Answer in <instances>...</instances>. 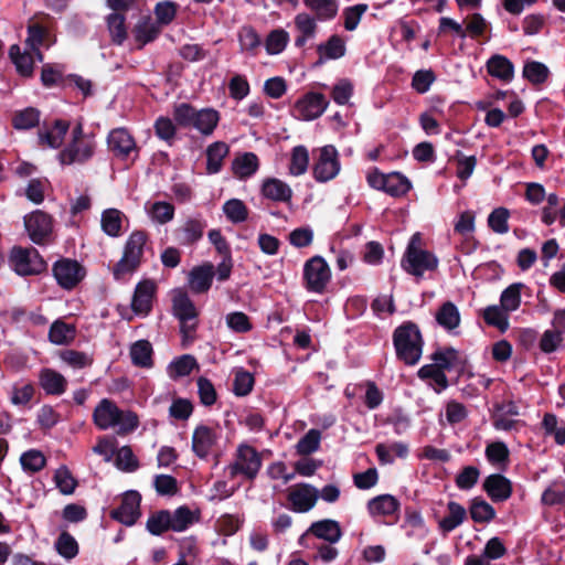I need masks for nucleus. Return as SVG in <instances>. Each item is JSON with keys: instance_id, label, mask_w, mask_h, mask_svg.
I'll return each mask as SVG.
<instances>
[{"instance_id": "1", "label": "nucleus", "mask_w": 565, "mask_h": 565, "mask_svg": "<svg viewBox=\"0 0 565 565\" xmlns=\"http://www.w3.org/2000/svg\"><path fill=\"white\" fill-rule=\"evenodd\" d=\"M93 423L100 430L114 429L119 436H127L138 429L140 418L129 408H120L110 398H102L93 411Z\"/></svg>"}, {"instance_id": "2", "label": "nucleus", "mask_w": 565, "mask_h": 565, "mask_svg": "<svg viewBox=\"0 0 565 565\" xmlns=\"http://www.w3.org/2000/svg\"><path fill=\"white\" fill-rule=\"evenodd\" d=\"M438 265V257L424 248L422 234L419 232L414 233L401 259L403 270L412 276L422 278L426 271L436 270Z\"/></svg>"}, {"instance_id": "3", "label": "nucleus", "mask_w": 565, "mask_h": 565, "mask_svg": "<svg viewBox=\"0 0 565 565\" xmlns=\"http://www.w3.org/2000/svg\"><path fill=\"white\" fill-rule=\"evenodd\" d=\"M148 241L149 235L143 230H135L129 234L124 245L122 256L113 268L116 280L127 279L139 268Z\"/></svg>"}, {"instance_id": "4", "label": "nucleus", "mask_w": 565, "mask_h": 565, "mask_svg": "<svg viewBox=\"0 0 565 565\" xmlns=\"http://www.w3.org/2000/svg\"><path fill=\"white\" fill-rule=\"evenodd\" d=\"M393 344L396 356L407 365H415L423 354L424 341L417 324L404 322L394 330Z\"/></svg>"}, {"instance_id": "5", "label": "nucleus", "mask_w": 565, "mask_h": 565, "mask_svg": "<svg viewBox=\"0 0 565 565\" xmlns=\"http://www.w3.org/2000/svg\"><path fill=\"white\" fill-rule=\"evenodd\" d=\"M95 150V137L85 134L83 124L77 122L72 130L71 140L58 152L57 160L62 166L84 164L94 157Z\"/></svg>"}, {"instance_id": "6", "label": "nucleus", "mask_w": 565, "mask_h": 565, "mask_svg": "<svg viewBox=\"0 0 565 565\" xmlns=\"http://www.w3.org/2000/svg\"><path fill=\"white\" fill-rule=\"evenodd\" d=\"M331 269L322 256L307 259L302 269V285L307 291L322 295L331 281Z\"/></svg>"}, {"instance_id": "7", "label": "nucleus", "mask_w": 565, "mask_h": 565, "mask_svg": "<svg viewBox=\"0 0 565 565\" xmlns=\"http://www.w3.org/2000/svg\"><path fill=\"white\" fill-rule=\"evenodd\" d=\"M172 312L180 321V331L184 340H192L198 326V310L188 294L182 289L172 291Z\"/></svg>"}, {"instance_id": "8", "label": "nucleus", "mask_w": 565, "mask_h": 565, "mask_svg": "<svg viewBox=\"0 0 565 565\" xmlns=\"http://www.w3.org/2000/svg\"><path fill=\"white\" fill-rule=\"evenodd\" d=\"M260 468L262 457L259 452L247 444H241L236 449L234 461L225 470L231 479L242 475L246 479L253 480L258 475Z\"/></svg>"}, {"instance_id": "9", "label": "nucleus", "mask_w": 565, "mask_h": 565, "mask_svg": "<svg viewBox=\"0 0 565 565\" xmlns=\"http://www.w3.org/2000/svg\"><path fill=\"white\" fill-rule=\"evenodd\" d=\"M9 264L20 276L39 275L46 269V263L33 247H12Z\"/></svg>"}, {"instance_id": "10", "label": "nucleus", "mask_w": 565, "mask_h": 565, "mask_svg": "<svg viewBox=\"0 0 565 565\" xmlns=\"http://www.w3.org/2000/svg\"><path fill=\"white\" fill-rule=\"evenodd\" d=\"M341 170L340 156L332 145L323 146L312 166V175L317 182L326 183L333 180Z\"/></svg>"}, {"instance_id": "11", "label": "nucleus", "mask_w": 565, "mask_h": 565, "mask_svg": "<svg viewBox=\"0 0 565 565\" xmlns=\"http://www.w3.org/2000/svg\"><path fill=\"white\" fill-rule=\"evenodd\" d=\"M29 238L36 245H46L53 239V218L50 214L35 210L23 218Z\"/></svg>"}, {"instance_id": "12", "label": "nucleus", "mask_w": 565, "mask_h": 565, "mask_svg": "<svg viewBox=\"0 0 565 565\" xmlns=\"http://www.w3.org/2000/svg\"><path fill=\"white\" fill-rule=\"evenodd\" d=\"M52 273L57 285L65 289H74L86 276V269L77 260L61 258L52 266Z\"/></svg>"}, {"instance_id": "13", "label": "nucleus", "mask_w": 565, "mask_h": 565, "mask_svg": "<svg viewBox=\"0 0 565 565\" xmlns=\"http://www.w3.org/2000/svg\"><path fill=\"white\" fill-rule=\"evenodd\" d=\"M329 100L321 93L309 92L301 96L291 109V115L299 120L310 121L319 118L328 108Z\"/></svg>"}, {"instance_id": "14", "label": "nucleus", "mask_w": 565, "mask_h": 565, "mask_svg": "<svg viewBox=\"0 0 565 565\" xmlns=\"http://www.w3.org/2000/svg\"><path fill=\"white\" fill-rule=\"evenodd\" d=\"M366 509L375 521L392 523L398 519L401 503L394 495L385 493L369 500Z\"/></svg>"}, {"instance_id": "15", "label": "nucleus", "mask_w": 565, "mask_h": 565, "mask_svg": "<svg viewBox=\"0 0 565 565\" xmlns=\"http://www.w3.org/2000/svg\"><path fill=\"white\" fill-rule=\"evenodd\" d=\"M310 535L329 544H335L342 537V530L340 523L335 520L324 519L316 521L300 535L298 544L302 547H309L308 540Z\"/></svg>"}, {"instance_id": "16", "label": "nucleus", "mask_w": 565, "mask_h": 565, "mask_svg": "<svg viewBox=\"0 0 565 565\" xmlns=\"http://www.w3.org/2000/svg\"><path fill=\"white\" fill-rule=\"evenodd\" d=\"M287 501L291 511L309 512L318 501V489L309 483L295 484L288 490Z\"/></svg>"}, {"instance_id": "17", "label": "nucleus", "mask_w": 565, "mask_h": 565, "mask_svg": "<svg viewBox=\"0 0 565 565\" xmlns=\"http://www.w3.org/2000/svg\"><path fill=\"white\" fill-rule=\"evenodd\" d=\"M141 495L135 490H129L122 494L120 505L110 512L111 519L131 526L140 518Z\"/></svg>"}, {"instance_id": "18", "label": "nucleus", "mask_w": 565, "mask_h": 565, "mask_svg": "<svg viewBox=\"0 0 565 565\" xmlns=\"http://www.w3.org/2000/svg\"><path fill=\"white\" fill-rule=\"evenodd\" d=\"M109 151L119 159H128L138 156V147L135 138L126 128H115L107 137Z\"/></svg>"}, {"instance_id": "19", "label": "nucleus", "mask_w": 565, "mask_h": 565, "mask_svg": "<svg viewBox=\"0 0 565 565\" xmlns=\"http://www.w3.org/2000/svg\"><path fill=\"white\" fill-rule=\"evenodd\" d=\"M218 440V433L215 428L199 425L192 434V451L200 459H206Z\"/></svg>"}, {"instance_id": "20", "label": "nucleus", "mask_w": 565, "mask_h": 565, "mask_svg": "<svg viewBox=\"0 0 565 565\" xmlns=\"http://www.w3.org/2000/svg\"><path fill=\"white\" fill-rule=\"evenodd\" d=\"M156 291L157 285L151 279H145L137 284L131 301V309L137 316L146 317L149 315Z\"/></svg>"}, {"instance_id": "21", "label": "nucleus", "mask_w": 565, "mask_h": 565, "mask_svg": "<svg viewBox=\"0 0 565 565\" xmlns=\"http://www.w3.org/2000/svg\"><path fill=\"white\" fill-rule=\"evenodd\" d=\"M206 222L202 215L186 217L183 223L174 230V234L179 244L189 246L193 245L203 237Z\"/></svg>"}, {"instance_id": "22", "label": "nucleus", "mask_w": 565, "mask_h": 565, "mask_svg": "<svg viewBox=\"0 0 565 565\" xmlns=\"http://www.w3.org/2000/svg\"><path fill=\"white\" fill-rule=\"evenodd\" d=\"M70 129V122L64 119L54 120L51 127L44 126L38 132L39 145L44 148L58 149Z\"/></svg>"}, {"instance_id": "23", "label": "nucleus", "mask_w": 565, "mask_h": 565, "mask_svg": "<svg viewBox=\"0 0 565 565\" xmlns=\"http://www.w3.org/2000/svg\"><path fill=\"white\" fill-rule=\"evenodd\" d=\"M39 385L46 395L61 396L66 390L68 382L58 371L51 367H43L38 375Z\"/></svg>"}, {"instance_id": "24", "label": "nucleus", "mask_w": 565, "mask_h": 565, "mask_svg": "<svg viewBox=\"0 0 565 565\" xmlns=\"http://www.w3.org/2000/svg\"><path fill=\"white\" fill-rule=\"evenodd\" d=\"M215 276L214 266L211 263L193 267L188 277L189 287L194 294H205L212 286Z\"/></svg>"}, {"instance_id": "25", "label": "nucleus", "mask_w": 565, "mask_h": 565, "mask_svg": "<svg viewBox=\"0 0 565 565\" xmlns=\"http://www.w3.org/2000/svg\"><path fill=\"white\" fill-rule=\"evenodd\" d=\"M318 21L317 17L308 12H300L295 15L294 25L298 33L295 39V45L297 47H302L309 40L316 38L318 32Z\"/></svg>"}, {"instance_id": "26", "label": "nucleus", "mask_w": 565, "mask_h": 565, "mask_svg": "<svg viewBox=\"0 0 565 565\" xmlns=\"http://www.w3.org/2000/svg\"><path fill=\"white\" fill-rule=\"evenodd\" d=\"M129 224L128 217L118 209H106L100 216L102 231L109 237H119L124 233V225Z\"/></svg>"}, {"instance_id": "27", "label": "nucleus", "mask_w": 565, "mask_h": 565, "mask_svg": "<svg viewBox=\"0 0 565 565\" xmlns=\"http://www.w3.org/2000/svg\"><path fill=\"white\" fill-rule=\"evenodd\" d=\"M483 489L494 502L508 500L512 494L511 481L500 473H493L486 478Z\"/></svg>"}, {"instance_id": "28", "label": "nucleus", "mask_w": 565, "mask_h": 565, "mask_svg": "<svg viewBox=\"0 0 565 565\" xmlns=\"http://www.w3.org/2000/svg\"><path fill=\"white\" fill-rule=\"evenodd\" d=\"M145 213L154 225H166L170 223L175 215V207L168 201H147L145 203Z\"/></svg>"}, {"instance_id": "29", "label": "nucleus", "mask_w": 565, "mask_h": 565, "mask_svg": "<svg viewBox=\"0 0 565 565\" xmlns=\"http://www.w3.org/2000/svg\"><path fill=\"white\" fill-rule=\"evenodd\" d=\"M375 454L381 465H392L396 459H405L409 447L403 441L380 443L375 446Z\"/></svg>"}, {"instance_id": "30", "label": "nucleus", "mask_w": 565, "mask_h": 565, "mask_svg": "<svg viewBox=\"0 0 565 565\" xmlns=\"http://www.w3.org/2000/svg\"><path fill=\"white\" fill-rule=\"evenodd\" d=\"M317 53L320 63L339 60L347 54V42L342 36L332 34L317 46Z\"/></svg>"}, {"instance_id": "31", "label": "nucleus", "mask_w": 565, "mask_h": 565, "mask_svg": "<svg viewBox=\"0 0 565 565\" xmlns=\"http://www.w3.org/2000/svg\"><path fill=\"white\" fill-rule=\"evenodd\" d=\"M262 194L275 202H288L291 200L292 190L286 182L268 178L262 184Z\"/></svg>"}, {"instance_id": "32", "label": "nucleus", "mask_w": 565, "mask_h": 565, "mask_svg": "<svg viewBox=\"0 0 565 565\" xmlns=\"http://www.w3.org/2000/svg\"><path fill=\"white\" fill-rule=\"evenodd\" d=\"M194 369H199L196 359L191 354H183L173 359L167 366V374L170 380L178 381L189 376Z\"/></svg>"}, {"instance_id": "33", "label": "nucleus", "mask_w": 565, "mask_h": 565, "mask_svg": "<svg viewBox=\"0 0 565 565\" xmlns=\"http://www.w3.org/2000/svg\"><path fill=\"white\" fill-rule=\"evenodd\" d=\"M258 168L259 160L253 152H245L232 161L233 174L241 180H246L254 175Z\"/></svg>"}, {"instance_id": "34", "label": "nucleus", "mask_w": 565, "mask_h": 565, "mask_svg": "<svg viewBox=\"0 0 565 565\" xmlns=\"http://www.w3.org/2000/svg\"><path fill=\"white\" fill-rule=\"evenodd\" d=\"M487 71L492 77L504 83L511 82L514 75V66L512 62L500 54H495L488 60Z\"/></svg>"}, {"instance_id": "35", "label": "nucleus", "mask_w": 565, "mask_h": 565, "mask_svg": "<svg viewBox=\"0 0 565 565\" xmlns=\"http://www.w3.org/2000/svg\"><path fill=\"white\" fill-rule=\"evenodd\" d=\"M447 510L448 514L438 522V527L444 534L454 531L467 519L466 509L456 501H449Z\"/></svg>"}, {"instance_id": "36", "label": "nucleus", "mask_w": 565, "mask_h": 565, "mask_svg": "<svg viewBox=\"0 0 565 565\" xmlns=\"http://www.w3.org/2000/svg\"><path fill=\"white\" fill-rule=\"evenodd\" d=\"M303 4L320 22L333 20L339 11V0H303Z\"/></svg>"}, {"instance_id": "37", "label": "nucleus", "mask_w": 565, "mask_h": 565, "mask_svg": "<svg viewBox=\"0 0 565 565\" xmlns=\"http://www.w3.org/2000/svg\"><path fill=\"white\" fill-rule=\"evenodd\" d=\"M170 519L171 531L183 532L194 523L199 522L200 511L191 510L190 508L182 505L175 509L173 512H170Z\"/></svg>"}, {"instance_id": "38", "label": "nucleus", "mask_w": 565, "mask_h": 565, "mask_svg": "<svg viewBox=\"0 0 565 565\" xmlns=\"http://www.w3.org/2000/svg\"><path fill=\"white\" fill-rule=\"evenodd\" d=\"M230 147L223 141H215L206 149V172L216 174L222 170L223 160L227 157Z\"/></svg>"}, {"instance_id": "39", "label": "nucleus", "mask_w": 565, "mask_h": 565, "mask_svg": "<svg viewBox=\"0 0 565 565\" xmlns=\"http://www.w3.org/2000/svg\"><path fill=\"white\" fill-rule=\"evenodd\" d=\"M161 32L160 25L151 18L140 20L134 29V38L138 42V49L154 41Z\"/></svg>"}, {"instance_id": "40", "label": "nucleus", "mask_w": 565, "mask_h": 565, "mask_svg": "<svg viewBox=\"0 0 565 565\" xmlns=\"http://www.w3.org/2000/svg\"><path fill=\"white\" fill-rule=\"evenodd\" d=\"M220 121V114L213 108L196 109L191 128L196 129L204 136H210L215 130Z\"/></svg>"}, {"instance_id": "41", "label": "nucleus", "mask_w": 565, "mask_h": 565, "mask_svg": "<svg viewBox=\"0 0 565 565\" xmlns=\"http://www.w3.org/2000/svg\"><path fill=\"white\" fill-rule=\"evenodd\" d=\"M484 456L497 469L505 470L510 462V450L503 441H492L486 446Z\"/></svg>"}, {"instance_id": "42", "label": "nucleus", "mask_w": 565, "mask_h": 565, "mask_svg": "<svg viewBox=\"0 0 565 565\" xmlns=\"http://www.w3.org/2000/svg\"><path fill=\"white\" fill-rule=\"evenodd\" d=\"M130 359L134 365L150 369L153 365L152 345L148 340H138L130 347Z\"/></svg>"}, {"instance_id": "43", "label": "nucleus", "mask_w": 565, "mask_h": 565, "mask_svg": "<svg viewBox=\"0 0 565 565\" xmlns=\"http://www.w3.org/2000/svg\"><path fill=\"white\" fill-rule=\"evenodd\" d=\"M417 375L420 380L429 381V386L437 393L440 394L448 387V379L445 374V371L440 370L438 366L431 365H423Z\"/></svg>"}, {"instance_id": "44", "label": "nucleus", "mask_w": 565, "mask_h": 565, "mask_svg": "<svg viewBox=\"0 0 565 565\" xmlns=\"http://www.w3.org/2000/svg\"><path fill=\"white\" fill-rule=\"evenodd\" d=\"M460 312L451 301L444 302L436 313L437 323L447 331H452L460 324Z\"/></svg>"}, {"instance_id": "45", "label": "nucleus", "mask_w": 565, "mask_h": 565, "mask_svg": "<svg viewBox=\"0 0 565 565\" xmlns=\"http://www.w3.org/2000/svg\"><path fill=\"white\" fill-rule=\"evenodd\" d=\"M9 55L21 76L29 77L33 74L34 57L32 53L22 52L21 47L14 44L10 47Z\"/></svg>"}, {"instance_id": "46", "label": "nucleus", "mask_w": 565, "mask_h": 565, "mask_svg": "<svg viewBox=\"0 0 565 565\" xmlns=\"http://www.w3.org/2000/svg\"><path fill=\"white\" fill-rule=\"evenodd\" d=\"M412 188L411 181L401 172H391L386 174L385 188L383 192L393 196L401 198L406 195Z\"/></svg>"}, {"instance_id": "47", "label": "nucleus", "mask_w": 565, "mask_h": 565, "mask_svg": "<svg viewBox=\"0 0 565 565\" xmlns=\"http://www.w3.org/2000/svg\"><path fill=\"white\" fill-rule=\"evenodd\" d=\"M41 111L34 107L17 110L12 118V126L17 130H29L40 124Z\"/></svg>"}, {"instance_id": "48", "label": "nucleus", "mask_w": 565, "mask_h": 565, "mask_svg": "<svg viewBox=\"0 0 565 565\" xmlns=\"http://www.w3.org/2000/svg\"><path fill=\"white\" fill-rule=\"evenodd\" d=\"M469 513L476 523H489L495 518L494 508L481 498H473L471 500Z\"/></svg>"}, {"instance_id": "49", "label": "nucleus", "mask_w": 565, "mask_h": 565, "mask_svg": "<svg viewBox=\"0 0 565 565\" xmlns=\"http://www.w3.org/2000/svg\"><path fill=\"white\" fill-rule=\"evenodd\" d=\"M75 333L76 329L74 326L56 320L50 328L49 339L54 344L63 345L72 342Z\"/></svg>"}, {"instance_id": "50", "label": "nucleus", "mask_w": 565, "mask_h": 565, "mask_svg": "<svg viewBox=\"0 0 565 565\" xmlns=\"http://www.w3.org/2000/svg\"><path fill=\"white\" fill-rule=\"evenodd\" d=\"M482 317L488 326L495 327L501 332L507 331L509 328V313L500 305L484 308Z\"/></svg>"}, {"instance_id": "51", "label": "nucleus", "mask_w": 565, "mask_h": 565, "mask_svg": "<svg viewBox=\"0 0 565 565\" xmlns=\"http://www.w3.org/2000/svg\"><path fill=\"white\" fill-rule=\"evenodd\" d=\"M541 502L544 505H564L565 507V481L554 480L543 491Z\"/></svg>"}, {"instance_id": "52", "label": "nucleus", "mask_w": 565, "mask_h": 565, "mask_svg": "<svg viewBox=\"0 0 565 565\" xmlns=\"http://www.w3.org/2000/svg\"><path fill=\"white\" fill-rule=\"evenodd\" d=\"M58 491L64 495H71L75 492L78 482L66 466L58 467L53 477Z\"/></svg>"}, {"instance_id": "53", "label": "nucleus", "mask_w": 565, "mask_h": 565, "mask_svg": "<svg viewBox=\"0 0 565 565\" xmlns=\"http://www.w3.org/2000/svg\"><path fill=\"white\" fill-rule=\"evenodd\" d=\"M125 20V15L119 12L110 13L106 19L111 41L117 45H121L127 39Z\"/></svg>"}, {"instance_id": "54", "label": "nucleus", "mask_w": 565, "mask_h": 565, "mask_svg": "<svg viewBox=\"0 0 565 565\" xmlns=\"http://www.w3.org/2000/svg\"><path fill=\"white\" fill-rule=\"evenodd\" d=\"M226 218L233 224L243 223L248 217V209L239 199H230L222 206Z\"/></svg>"}, {"instance_id": "55", "label": "nucleus", "mask_w": 565, "mask_h": 565, "mask_svg": "<svg viewBox=\"0 0 565 565\" xmlns=\"http://www.w3.org/2000/svg\"><path fill=\"white\" fill-rule=\"evenodd\" d=\"M522 282H515L507 287L500 296V306L509 313L519 309L521 305Z\"/></svg>"}, {"instance_id": "56", "label": "nucleus", "mask_w": 565, "mask_h": 565, "mask_svg": "<svg viewBox=\"0 0 565 565\" xmlns=\"http://www.w3.org/2000/svg\"><path fill=\"white\" fill-rule=\"evenodd\" d=\"M46 35L47 30L38 23L30 24L28 26V38L25 43L29 49L36 55L39 61L43 60L42 53L40 52V46L44 44Z\"/></svg>"}, {"instance_id": "57", "label": "nucleus", "mask_w": 565, "mask_h": 565, "mask_svg": "<svg viewBox=\"0 0 565 565\" xmlns=\"http://www.w3.org/2000/svg\"><path fill=\"white\" fill-rule=\"evenodd\" d=\"M170 524V511L160 510L148 518L146 527L152 535H161L171 530Z\"/></svg>"}, {"instance_id": "58", "label": "nucleus", "mask_w": 565, "mask_h": 565, "mask_svg": "<svg viewBox=\"0 0 565 565\" xmlns=\"http://www.w3.org/2000/svg\"><path fill=\"white\" fill-rule=\"evenodd\" d=\"M309 166V152L305 146H297L291 151L289 172L292 175L303 174Z\"/></svg>"}, {"instance_id": "59", "label": "nucleus", "mask_w": 565, "mask_h": 565, "mask_svg": "<svg viewBox=\"0 0 565 565\" xmlns=\"http://www.w3.org/2000/svg\"><path fill=\"white\" fill-rule=\"evenodd\" d=\"M58 355L72 369H85L93 364V358L85 352L67 349L62 350Z\"/></svg>"}, {"instance_id": "60", "label": "nucleus", "mask_w": 565, "mask_h": 565, "mask_svg": "<svg viewBox=\"0 0 565 565\" xmlns=\"http://www.w3.org/2000/svg\"><path fill=\"white\" fill-rule=\"evenodd\" d=\"M289 42V34L284 29L273 30L266 38L265 47L269 55L281 53Z\"/></svg>"}, {"instance_id": "61", "label": "nucleus", "mask_w": 565, "mask_h": 565, "mask_svg": "<svg viewBox=\"0 0 565 565\" xmlns=\"http://www.w3.org/2000/svg\"><path fill=\"white\" fill-rule=\"evenodd\" d=\"M321 431L309 429L297 443L296 449L299 455L308 456L317 451L320 447Z\"/></svg>"}, {"instance_id": "62", "label": "nucleus", "mask_w": 565, "mask_h": 565, "mask_svg": "<svg viewBox=\"0 0 565 565\" xmlns=\"http://www.w3.org/2000/svg\"><path fill=\"white\" fill-rule=\"evenodd\" d=\"M20 462L24 471L35 473L45 467L46 458L42 451L30 449L21 455Z\"/></svg>"}, {"instance_id": "63", "label": "nucleus", "mask_w": 565, "mask_h": 565, "mask_svg": "<svg viewBox=\"0 0 565 565\" xmlns=\"http://www.w3.org/2000/svg\"><path fill=\"white\" fill-rule=\"evenodd\" d=\"M522 73L523 77L534 85L544 83L550 75L547 66L537 61L525 63Z\"/></svg>"}, {"instance_id": "64", "label": "nucleus", "mask_w": 565, "mask_h": 565, "mask_svg": "<svg viewBox=\"0 0 565 565\" xmlns=\"http://www.w3.org/2000/svg\"><path fill=\"white\" fill-rule=\"evenodd\" d=\"M35 394V387L32 383H15L10 393V402L14 406L28 405Z\"/></svg>"}]
</instances>
